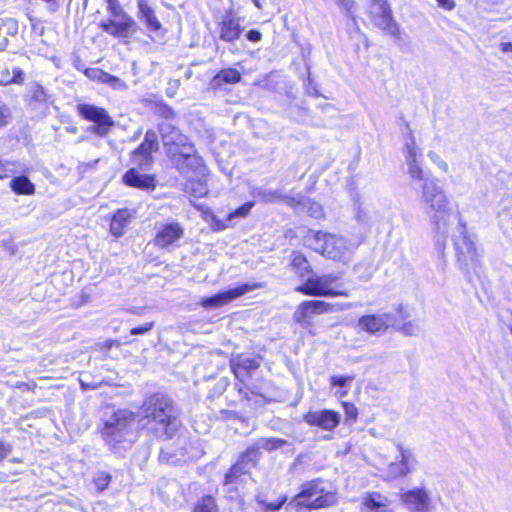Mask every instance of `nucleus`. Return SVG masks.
Listing matches in <instances>:
<instances>
[{
	"label": "nucleus",
	"mask_w": 512,
	"mask_h": 512,
	"mask_svg": "<svg viewBox=\"0 0 512 512\" xmlns=\"http://www.w3.org/2000/svg\"><path fill=\"white\" fill-rule=\"evenodd\" d=\"M115 343H116V341H115V340L108 341V342H107V347H108V348H110V347H112V345H114Z\"/></svg>",
	"instance_id": "59"
},
{
	"label": "nucleus",
	"mask_w": 512,
	"mask_h": 512,
	"mask_svg": "<svg viewBox=\"0 0 512 512\" xmlns=\"http://www.w3.org/2000/svg\"><path fill=\"white\" fill-rule=\"evenodd\" d=\"M253 3L258 9H262V5L259 0H253Z\"/></svg>",
	"instance_id": "57"
},
{
	"label": "nucleus",
	"mask_w": 512,
	"mask_h": 512,
	"mask_svg": "<svg viewBox=\"0 0 512 512\" xmlns=\"http://www.w3.org/2000/svg\"><path fill=\"white\" fill-rule=\"evenodd\" d=\"M184 234V229L178 222L162 224L157 228L154 244L166 248L178 241Z\"/></svg>",
	"instance_id": "17"
},
{
	"label": "nucleus",
	"mask_w": 512,
	"mask_h": 512,
	"mask_svg": "<svg viewBox=\"0 0 512 512\" xmlns=\"http://www.w3.org/2000/svg\"><path fill=\"white\" fill-rule=\"evenodd\" d=\"M254 206V202L250 201L237 208L234 212L230 213L227 217V221H231L234 218H245Z\"/></svg>",
	"instance_id": "38"
},
{
	"label": "nucleus",
	"mask_w": 512,
	"mask_h": 512,
	"mask_svg": "<svg viewBox=\"0 0 512 512\" xmlns=\"http://www.w3.org/2000/svg\"><path fill=\"white\" fill-rule=\"evenodd\" d=\"M227 225H222L219 229H225Z\"/></svg>",
	"instance_id": "62"
},
{
	"label": "nucleus",
	"mask_w": 512,
	"mask_h": 512,
	"mask_svg": "<svg viewBox=\"0 0 512 512\" xmlns=\"http://www.w3.org/2000/svg\"><path fill=\"white\" fill-rule=\"evenodd\" d=\"M291 265L295 272L300 276L304 277L311 272V266L307 258L299 251L292 253Z\"/></svg>",
	"instance_id": "34"
},
{
	"label": "nucleus",
	"mask_w": 512,
	"mask_h": 512,
	"mask_svg": "<svg viewBox=\"0 0 512 512\" xmlns=\"http://www.w3.org/2000/svg\"><path fill=\"white\" fill-rule=\"evenodd\" d=\"M404 156L410 179L422 183L421 202L430 219L437 242L444 246L454 223L461 219V216L453 211L446 192L437 180L426 176L422 166V151L411 132L405 145Z\"/></svg>",
	"instance_id": "1"
},
{
	"label": "nucleus",
	"mask_w": 512,
	"mask_h": 512,
	"mask_svg": "<svg viewBox=\"0 0 512 512\" xmlns=\"http://www.w3.org/2000/svg\"><path fill=\"white\" fill-rule=\"evenodd\" d=\"M381 455L377 464L379 470L386 473L388 479H396L408 474L415 465V459L410 450H388Z\"/></svg>",
	"instance_id": "8"
},
{
	"label": "nucleus",
	"mask_w": 512,
	"mask_h": 512,
	"mask_svg": "<svg viewBox=\"0 0 512 512\" xmlns=\"http://www.w3.org/2000/svg\"><path fill=\"white\" fill-rule=\"evenodd\" d=\"M131 214L127 209H119L112 217L110 223V232L115 237H121L124 234V228L129 223Z\"/></svg>",
	"instance_id": "25"
},
{
	"label": "nucleus",
	"mask_w": 512,
	"mask_h": 512,
	"mask_svg": "<svg viewBox=\"0 0 512 512\" xmlns=\"http://www.w3.org/2000/svg\"><path fill=\"white\" fill-rule=\"evenodd\" d=\"M111 476L105 472H98L94 477V483L99 491H103L110 483Z\"/></svg>",
	"instance_id": "42"
},
{
	"label": "nucleus",
	"mask_w": 512,
	"mask_h": 512,
	"mask_svg": "<svg viewBox=\"0 0 512 512\" xmlns=\"http://www.w3.org/2000/svg\"><path fill=\"white\" fill-rule=\"evenodd\" d=\"M29 168L18 161L0 160V179L8 178L16 174H25Z\"/></svg>",
	"instance_id": "26"
},
{
	"label": "nucleus",
	"mask_w": 512,
	"mask_h": 512,
	"mask_svg": "<svg viewBox=\"0 0 512 512\" xmlns=\"http://www.w3.org/2000/svg\"><path fill=\"white\" fill-rule=\"evenodd\" d=\"M296 291L315 297L349 296V292L334 274L312 275Z\"/></svg>",
	"instance_id": "7"
},
{
	"label": "nucleus",
	"mask_w": 512,
	"mask_h": 512,
	"mask_svg": "<svg viewBox=\"0 0 512 512\" xmlns=\"http://www.w3.org/2000/svg\"><path fill=\"white\" fill-rule=\"evenodd\" d=\"M123 181L126 185L140 189H154L155 180L148 175H142L135 169L128 170L124 176Z\"/></svg>",
	"instance_id": "23"
},
{
	"label": "nucleus",
	"mask_w": 512,
	"mask_h": 512,
	"mask_svg": "<svg viewBox=\"0 0 512 512\" xmlns=\"http://www.w3.org/2000/svg\"><path fill=\"white\" fill-rule=\"evenodd\" d=\"M304 419L310 425L330 431L339 424L340 415L332 410H321L307 413Z\"/></svg>",
	"instance_id": "20"
},
{
	"label": "nucleus",
	"mask_w": 512,
	"mask_h": 512,
	"mask_svg": "<svg viewBox=\"0 0 512 512\" xmlns=\"http://www.w3.org/2000/svg\"><path fill=\"white\" fill-rule=\"evenodd\" d=\"M193 512H218L215 499L212 496H204L194 506Z\"/></svg>",
	"instance_id": "36"
},
{
	"label": "nucleus",
	"mask_w": 512,
	"mask_h": 512,
	"mask_svg": "<svg viewBox=\"0 0 512 512\" xmlns=\"http://www.w3.org/2000/svg\"><path fill=\"white\" fill-rule=\"evenodd\" d=\"M77 111L84 119L97 124L92 131L99 136H105L109 128L114 124L112 118L104 108L90 104H79Z\"/></svg>",
	"instance_id": "11"
},
{
	"label": "nucleus",
	"mask_w": 512,
	"mask_h": 512,
	"mask_svg": "<svg viewBox=\"0 0 512 512\" xmlns=\"http://www.w3.org/2000/svg\"><path fill=\"white\" fill-rule=\"evenodd\" d=\"M108 10L113 18L126 14L123 8L118 4L117 0H107Z\"/></svg>",
	"instance_id": "44"
},
{
	"label": "nucleus",
	"mask_w": 512,
	"mask_h": 512,
	"mask_svg": "<svg viewBox=\"0 0 512 512\" xmlns=\"http://www.w3.org/2000/svg\"><path fill=\"white\" fill-rule=\"evenodd\" d=\"M322 483L321 479L304 483L301 491L293 498L290 504L303 506L308 509H320L335 505L338 501L336 491L326 490Z\"/></svg>",
	"instance_id": "6"
},
{
	"label": "nucleus",
	"mask_w": 512,
	"mask_h": 512,
	"mask_svg": "<svg viewBox=\"0 0 512 512\" xmlns=\"http://www.w3.org/2000/svg\"><path fill=\"white\" fill-rule=\"evenodd\" d=\"M286 501V497H283L281 500L279 501H275V502H270V503H267L261 495H258L257 496V502L263 507V511L264 512H268V511H277L279 510L282 505L285 503Z\"/></svg>",
	"instance_id": "40"
},
{
	"label": "nucleus",
	"mask_w": 512,
	"mask_h": 512,
	"mask_svg": "<svg viewBox=\"0 0 512 512\" xmlns=\"http://www.w3.org/2000/svg\"><path fill=\"white\" fill-rule=\"evenodd\" d=\"M242 30L239 21L232 16H226L220 23V39L233 42L240 37Z\"/></svg>",
	"instance_id": "24"
},
{
	"label": "nucleus",
	"mask_w": 512,
	"mask_h": 512,
	"mask_svg": "<svg viewBox=\"0 0 512 512\" xmlns=\"http://www.w3.org/2000/svg\"><path fill=\"white\" fill-rule=\"evenodd\" d=\"M354 376H332L331 384L334 386H345L353 381Z\"/></svg>",
	"instance_id": "48"
},
{
	"label": "nucleus",
	"mask_w": 512,
	"mask_h": 512,
	"mask_svg": "<svg viewBox=\"0 0 512 512\" xmlns=\"http://www.w3.org/2000/svg\"><path fill=\"white\" fill-rule=\"evenodd\" d=\"M241 80V74L238 70L233 68L221 70L212 80L214 86H219L222 83L235 84Z\"/></svg>",
	"instance_id": "32"
},
{
	"label": "nucleus",
	"mask_w": 512,
	"mask_h": 512,
	"mask_svg": "<svg viewBox=\"0 0 512 512\" xmlns=\"http://www.w3.org/2000/svg\"><path fill=\"white\" fill-rule=\"evenodd\" d=\"M23 82V71L18 67L10 69L7 66L0 67V84L11 83L21 84Z\"/></svg>",
	"instance_id": "29"
},
{
	"label": "nucleus",
	"mask_w": 512,
	"mask_h": 512,
	"mask_svg": "<svg viewBox=\"0 0 512 512\" xmlns=\"http://www.w3.org/2000/svg\"><path fill=\"white\" fill-rule=\"evenodd\" d=\"M281 202L285 203L289 207L297 208L299 206L303 207V203L305 202V199L300 196L292 197V196L282 195Z\"/></svg>",
	"instance_id": "43"
},
{
	"label": "nucleus",
	"mask_w": 512,
	"mask_h": 512,
	"mask_svg": "<svg viewBox=\"0 0 512 512\" xmlns=\"http://www.w3.org/2000/svg\"><path fill=\"white\" fill-rule=\"evenodd\" d=\"M89 76L99 80L102 83H106L117 90H124L127 88L125 82L122 81L120 78L113 76L102 70H93L91 74H89Z\"/></svg>",
	"instance_id": "28"
},
{
	"label": "nucleus",
	"mask_w": 512,
	"mask_h": 512,
	"mask_svg": "<svg viewBox=\"0 0 512 512\" xmlns=\"http://www.w3.org/2000/svg\"><path fill=\"white\" fill-rule=\"evenodd\" d=\"M142 414L144 431L158 440L171 439L181 426L172 400L161 394H154L143 402Z\"/></svg>",
	"instance_id": "2"
},
{
	"label": "nucleus",
	"mask_w": 512,
	"mask_h": 512,
	"mask_svg": "<svg viewBox=\"0 0 512 512\" xmlns=\"http://www.w3.org/2000/svg\"><path fill=\"white\" fill-rule=\"evenodd\" d=\"M255 450L248 451L242 458L240 462H237L235 465L231 467L228 473L225 475L224 487L226 492L229 493L230 497L233 498V493H236L239 487H242L248 480L249 467L252 465L246 459H251V452Z\"/></svg>",
	"instance_id": "13"
},
{
	"label": "nucleus",
	"mask_w": 512,
	"mask_h": 512,
	"mask_svg": "<svg viewBox=\"0 0 512 512\" xmlns=\"http://www.w3.org/2000/svg\"><path fill=\"white\" fill-rule=\"evenodd\" d=\"M174 450H161L159 454V460L168 464H176L178 460L174 459L172 454Z\"/></svg>",
	"instance_id": "47"
},
{
	"label": "nucleus",
	"mask_w": 512,
	"mask_h": 512,
	"mask_svg": "<svg viewBox=\"0 0 512 512\" xmlns=\"http://www.w3.org/2000/svg\"><path fill=\"white\" fill-rule=\"evenodd\" d=\"M285 444L284 440L281 439H270L267 441V445H269L268 448H278Z\"/></svg>",
	"instance_id": "55"
},
{
	"label": "nucleus",
	"mask_w": 512,
	"mask_h": 512,
	"mask_svg": "<svg viewBox=\"0 0 512 512\" xmlns=\"http://www.w3.org/2000/svg\"><path fill=\"white\" fill-rule=\"evenodd\" d=\"M205 193H206L205 188L201 187L200 190H199V195H203Z\"/></svg>",
	"instance_id": "60"
},
{
	"label": "nucleus",
	"mask_w": 512,
	"mask_h": 512,
	"mask_svg": "<svg viewBox=\"0 0 512 512\" xmlns=\"http://www.w3.org/2000/svg\"><path fill=\"white\" fill-rule=\"evenodd\" d=\"M259 367V362L254 358L237 357L231 360V369L237 379L241 382L247 378L250 373Z\"/></svg>",
	"instance_id": "21"
},
{
	"label": "nucleus",
	"mask_w": 512,
	"mask_h": 512,
	"mask_svg": "<svg viewBox=\"0 0 512 512\" xmlns=\"http://www.w3.org/2000/svg\"><path fill=\"white\" fill-rule=\"evenodd\" d=\"M27 98L29 105L35 108L37 105L45 104L48 95L41 85L33 83L29 86Z\"/></svg>",
	"instance_id": "30"
},
{
	"label": "nucleus",
	"mask_w": 512,
	"mask_h": 512,
	"mask_svg": "<svg viewBox=\"0 0 512 512\" xmlns=\"http://www.w3.org/2000/svg\"><path fill=\"white\" fill-rule=\"evenodd\" d=\"M428 158L434 163L443 173L449 172L448 163L435 151L430 150L427 154Z\"/></svg>",
	"instance_id": "39"
},
{
	"label": "nucleus",
	"mask_w": 512,
	"mask_h": 512,
	"mask_svg": "<svg viewBox=\"0 0 512 512\" xmlns=\"http://www.w3.org/2000/svg\"><path fill=\"white\" fill-rule=\"evenodd\" d=\"M255 197L263 203H279L282 194L277 190L258 189L254 193Z\"/></svg>",
	"instance_id": "35"
},
{
	"label": "nucleus",
	"mask_w": 512,
	"mask_h": 512,
	"mask_svg": "<svg viewBox=\"0 0 512 512\" xmlns=\"http://www.w3.org/2000/svg\"><path fill=\"white\" fill-rule=\"evenodd\" d=\"M134 421V414L126 409L113 413L102 428V435L108 445L125 441Z\"/></svg>",
	"instance_id": "9"
},
{
	"label": "nucleus",
	"mask_w": 512,
	"mask_h": 512,
	"mask_svg": "<svg viewBox=\"0 0 512 512\" xmlns=\"http://www.w3.org/2000/svg\"><path fill=\"white\" fill-rule=\"evenodd\" d=\"M158 113L160 114L161 117L165 119H169L174 116V111L167 105L159 106Z\"/></svg>",
	"instance_id": "50"
},
{
	"label": "nucleus",
	"mask_w": 512,
	"mask_h": 512,
	"mask_svg": "<svg viewBox=\"0 0 512 512\" xmlns=\"http://www.w3.org/2000/svg\"><path fill=\"white\" fill-rule=\"evenodd\" d=\"M343 407L345 410V414L349 420L355 421L358 416V410L356 406L352 403L344 402Z\"/></svg>",
	"instance_id": "46"
},
{
	"label": "nucleus",
	"mask_w": 512,
	"mask_h": 512,
	"mask_svg": "<svg viewBox=\"0 0 512 512\" xmlns=\"http://www.w3.org/2000/svg\"><path fill=\"white\" fill-rule=\"evenodd\" d=\"M10 118H11L10 108L6 104L2 103L0 105V128L6 126L9 122Z\"/></svg>",
	"instance_id": "45"
},
{
	"label": "nucleus",
	"mask_w": 512,
	"mask_h": 512,
	"mask_svg": "<svg viewBox=\"0 0 512 512\" xmlns=\"http://www.w3.org/2000/svg\"><path fill=\"white\" fill-rule=\"evenodd\" d=\"M137 6L139 18L145 23L146 27L153 32L159 31L162 25L157 19L154 9L148 5L147 0H137Z\"/></svg>",
	"instance_id": "22"
},
{
	"label": "nucleus",
	"mask_w": 512,
	"mask_h": 512,
	"mask_svg": "<svg viewBox=\"0 0 512 512\" xmlns=\"http://www.w3.org/2000/svg\"><path fill=\"white\" fill-rule=\"evenodd\" d=\"M81 388L86 391L88 389H97L99 387V384L97 383H87L85 380L80 379L79 380Z\"/></svg>",
	"instance_id": "54"
},
{
	"label": "nucleus",
	"mask_w": 512,
	"mask_h": 512,
	"mask_svg": "<svg viewBox=\"0 0 512 512\" xmlns=\"http://www.w3.org/2000/svg\"><path fill=\"white\" fill-rule=\"evenodd\" d=\"M334 310V305L320 300L304 301L296 308L293 318L300 324H310L314 315L328 313Z\"/></svg>",
	"instance_id": "15"
},
{
	"label": "nucleus",
	"mask_w": 512,
	"mask_h": 512,
	"mask_svg": "<svg viewBox=\"0 0 512 512\" xmlns=\"http://www.w3.org/2000/svg\"><path fill=\"white\" fill-rule=\"evenodd\" d=\"M375 512H393V510H391V509H383V510H379V511H375Z\"/></svg>",
	"instance_id": "61"
},
{
	"label": "nucleus",
	"mask_w": 512,
	"mask_h": 512,
	"mask_svg": "<svg viewBox=\"0 0 512 512\" xmlns=\"http://www.w3.org/2000/svg\"><path fill=\"white\" fill-rule=\"evenodd\" d=\"M449 236H452L454 239V245L460 264L463 265L467 271H476L480 266L481 252L471 236L468 235L466 224L462 219H458V221L454 223L453 230Z\"/></svg>",
	"instance_id": "5"
},
{
	"label": "nucleus",
	"mask_w": 512,
	"mask_h": 512,
	"mask_svg": "<svg viewBox=\"0 0 512 512\" xmlns=\"http://www.w3.org/2000/svg\"><path fill=\"white\" fill-rule=\"evenodd\" d=\"M370 13L372 21L377 27L392 36L399 33V27L393 21L392 11L385 0H373Z\"/></svg>",
	"instance_id": "14"
},
{
	"label": "nucleus",
	"mask_w": 512,
	"mask_h": 512,
	"mask_svg": "<svg viewBox=\"0 0 512 512\" xmlns=\"http://www.w3.org/2000/svg\"><path fill=\"white\" fill-rule=\"evenodd\" d=\"M390 327H395L394 316L390 313L367 314L357 321V328L360 331L374 336L385 334Z\"/></svg>",
	"instance_id": "10"
},
{
	"label": "nucleus",
	"mask_w": 512,
	"mask_h": 512,
	"mask_svg": "<svg viewBox=\"0 0 512 512\" xmlns=\"http://www.w3.org/2000/svg\"><path fill=\"white\" fill-rule=\"evenodd\" d=\"M160 133L168 155L182 173H186L188 168L200 165V158L195 154L193 145L176 127L168 123H162Z\"/></svg>",
	"instance_id": "4"
},
{
	"label": "nucleus",
	"mask_w": 512,
	"mask_h": 512,
	"mask_svg": "<svg viewBox=\"0 0 512 512\" xmlns=\"http://www.w3.org/2000/svg\"><path fill=\"white\" fill-rule=\"evenodd\" d=\"M439 6L446 10H452L455 6V3L453 0H437Z\"/></svg>",
	"instance_id": "53"
},
{
	"label": "nucleus",
	"mask_w": 512,
	"mask_h": 512,
	"mask_svg": "<svg viewBox=\"0 0 512 512\" xmlns=\"http://www.w3.org/2000/svg\"><path fill=\"white\" fill-rule=\"evenodd\" d=\"M153 326H154L153 322L144 323L143 325H141L139 327L132 328L130 330V334L131 335L145 334V333L149 332L153 328Z\"/></svg>",
	"instance_id": "49"
},
{
	"label": "nucleus",
	"mask_w": 512,
	"mask_h": 512,
	"mask_svg": "<svg viewBox=\"0 0 512 512\" xmlns=\"http://www.w3.org/2000/svg\"><path fill=\"white\" fill-rule=\"evenodd\" d=\"M304 241L323 257L344 264L350 262L356 248L343 236L323 231L309 230Z\"/></svg>",
	"instance_id": "3"
},
{
	"label": "nucleus",
	"mask_w": 512,
	"mask_h": 512,
	"mask_svg": "<svg viewBox=\"0 0 512 512\" xmlns=\"http://www.w3.org/2000/svg\"><path fill=\"white\" fill-rule=\"evenodd\" d=\"M403 502L413 512H429L431 508V498L424 489H413L402 495Z\"/></svg>",
	"instance_id": "19"
},
{
	"label": "nucleus",
	"mask_w": 512,
	"mask_h": 512,
	"mask_svg": "<svg viewBox=\"0 0 512 512\" xmlns=\"http://www.w3.org/2000/svg\"><path fill=\"white\" fill-rule=\"evenodd\" d=\"M262 287H263V285L261 283L242 284L233 289H229L227 291H224V292L218 293L216 295H213L211 297L203 299L201 301V306L206 309L219 308V307L229 304L230 302L234 301L235 299H237L251 291L260 289Z\"/></svg>",
	"instance_id": "12"
},
{
	"label": "nucleus",
	"mask_w": 512,
	"mask_h": 512,
	"mask_svg": "<svg viewBox=\"0 0 512 512\" xmlns=\"http://www.w3.org/2000/svg\"><path fill=\"white\" fill-rule=\"evenodd\" d=\"M339 4L344 7V9L351 13L352 9L354 7V1L353 0H338Z\"/></svg>",
	"instance_id": "52"
},
{
	"label": "nucleus",
	"mask_w": 512,
	"mask_h": 512,
	"mask_svg": "<svg viewBox=\"0 0 512 512\" xmlns=\"http://www.w3.org/2000/svg\"><path fill=\"white\" fill-rule=\"evenodd\" d=\"M500 49L504 53L512 52V43L511 42H503L500 45Z\"/></svg>",
	"instance_id": "56"
},
{
	"label": "nucleus",
	"mask_w": 512,
	"mask_h": 512,
	"mask_svg": "<svg viewBox=\"0 0 512 512\" xmlns=\"http://www.w3.org/2000/svg\"><path fill=\"white\" fill-rule=\"evenodd\" d=\"M397 329L405 336H417L421 332L419 324L415 322H407Z\"/></svg>",
	"instance_id": "41"
},
{
	"label": "nucleus",
	"mask_w": 512,
	"mask_h": 512,
	"mask_svg": "<svg viewBox=\"0 0 512 512\" xmlns=\"http://www.w3.org/2000/svg\"><path fill=\"white\" fill-rule=\"evenodd\" d=\"M303 209H305L310 214V216L314 218L323 217V209L319 203L305 199V202L303 203Z\"/></svg>",
	"instance_id": "37"
},
{
	"label": "nucleus",
	"mask_w": 512,
	"mask_h": 512,
	"mask_svg": "<svg viewBox=\"0 0 512 512\" xmlns=\"http://www.w3.org/2000/svg\"><path fill=\"white\" fill-rule=\"evenodd\" d=\"M10 188L19 195H33L35 193L34 184L24 174L15 176L10 181Z\"/></svg>",
	"instance_id": "27"
},
{
	"label": "nucleus",
	"mask_w": 512,
	"mask_h": 512,
	"mask_svg": "<svg viewBox=\"0 0 512 512\" xmlns=\"http://www.w3.org/2000/svg\"><path fill=\"white\" fill-rule=\"evenodd\" d=\"M18 31V24L13 19L3 20L0 23V50L6 48L8 36L15 35Z\"/></svg>",
	"instance_id": "33"
},
{
	"label": "nucleus",
	"mask_w": 512,
	"mask_h": 512,
	"mask_svg": "<svg viewBox=\"0 0 512 512\" xmlns=\"http://www.w3.org/2000/svg\"><path fill=\"white\" fill-rule=\"evenodd\" d=\"M133 25L134 20L129 15L124 14L114 18L113 20L102 21L99 24V27L114 37L124 38L129 36Z\"/></svg>",
	"instance_id": "18"
},
{
	"label": "nucleus",
	"mask_w": 512,
	"mask_h": 512,
	"mask_svg": "<svg viewBox=\"0 0 512 512\" xmlns=\"http://www.w3.org/2000/svg\"><path fill=\"white\" fill-rule=\"evenodd\" d=\"M247 38H248L249 41L259 42L261 40V38H262V35L257 30H251V31L248 32Z\"/></svg>",
	"instance_id": "51"
},
{
	"label": "nucleus",
	"mask_w": 512,
	"mask_h": 512,
	"mask_svg": "<svg viewBox=\"0 0 512 512\" xmlns=\"http://www.w3.org/2000/svg\"><path fill=\"white\" fill-rule=\"evenodd\" d=\"M158 147L157 134L152 130H148L145 134L144 141L132 154L133 162L141 168L148 166L152 161V152L157 151Z\"/></svg>",
	"instance_id": "16"
},
{
	"label": "nucleus",
	"mask_w": 512,
	"mask_h": 512,
	"mask_svg": "<svg viewBox=\"0 0 512 512\" xmlns=\"http://www.w3.org/2000/svg\"><path fill=\"white\" fill-rule=\"evenodd\" d=\"M6 450H0V462L5 458L6 454L4 453Z\"/></svg>",
	"instance_id": "58"
},
{
	"label": "nucleus",
	"mask_w": 512,
	"mask_h": 512,
	"mask_svg": "<svg viewBox=\"0 0 512 512\" xmlns=\"http://www.w3.org/2000/svg\"><path fill=\"white\" fill-rule=\"evenodd\" d=\"M388 503H389L388 499L378 492L368 493L363 498V504L367 508H369L371 510H375V511L389 509Z\"/></svg>",
	"instance_id": "31"
}]
</instances>
